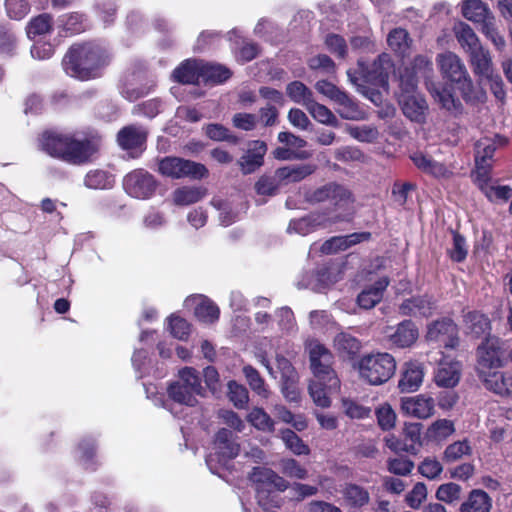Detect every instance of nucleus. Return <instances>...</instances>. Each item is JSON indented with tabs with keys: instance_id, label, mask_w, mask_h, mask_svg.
Instances as JSON below:
<instances>
[{
	"instance_id": "f257e3e1",
	"label": "nucleus",
	"mask_w": 512,
	"mask_h": 512,
	"mask_svg": "<svg viewBox=\"0 0 512 512\" xmlns=\"http://www.w3.org/2000/svg\"><path fill=\"white\" fill-rule=\"evenodd\" d=\"M432 62L423 55L416 56L413 61L400 73L401 95L399 103L406 117L415 122H422L425 117L427 104L424 98L415 95L420 79L425 80L427 89L432 97L446 107L448 101V90L446 83H435L431 80Z\"/></svg>"
},
{
	"instance_id": "f03ea898",
	"label": "nucleus",
	"mask_w": 512,
	"mask_h": 512,
	"mask_svg": "<svg viewBox=\"0 0 512 512\" xmlns=\"http://www.w3.org/2000/svg\"><path fill=\"white\" fill-rule=\"evenodd\" d=\"M110 61L105 47L97 43L73 45L63 58V67L67 75L79 80L95 78L99 70Z\"/></svg>"
},
{
	"instance_id": "7ed1b4c3",
	"label": "nucleus",
	"mask_w": 512,
	"mask_h": 512,
	"mask_svg": "<svg viewBox=\"0 0 512 512\" xmlns=\"http://www.w3.org/2000/svg\"><path fill=\"white\" fill-rule=\"evenodd\" d=\"M41 147L53 157L81 165L88 162L98 150V143L93 139H76L72 135L45 132L42 135Z\"/></svg>"
},
{
	"instance_id": "20e7f679",
	"label": "nucleus",
	"mask_w": 512,
	"mask_h": 512,
	"mask_svg": "<svg viewBox=\"0 0 512 512\" xmlns=\"http://www.w3.org/2000/svg\"><path fill=\"white\" fill-rule=\"evenodd\" d=\"M306 202L312 205L324 204L326 211L321 214L328 216H339L341 221L344 217L339 211L347 210L355 201L351 190L343 184L332 181L304 193Z\"/></svg>"
},
{
	"instance_id": "39448f33",
	"label": "nucleus",
	"mask_w": 512,
	"mask_h": 512,
	"mask_svg": "<svg viewBox=\"0 0 512 512\" xmlns=\"http://www.w3.org/2000/svg\"><path fill=\"white\" fill-rule=\"evenodd\" d=\"M392 61L388 54L383 53L370 65L359 60L360 76H355L352 70H347V76L352 85L360 93H367V85L375 87H386L388 85L389 73L392 69Z\"/></svg>"
},
{
	"instance_id": "423d86ee",
	"label": "nucleus",
	"mask_w": 512,
	"mask_h": 512,
	"mask_svg": "<svg viewBox=\"0 0 512 512\" xmlns=\"http://www.w3.org/2000/svg\"><path fill=\"white\" fill-rule=\"evenodd\" d=\"M168 396L174 402L193 407L198 403L197 397H203L205 389L196 369L184 367L179 371L178 381L168 387Z\"/></svg>"
},
{
	"instance_id": "0eeeda50",
	"label": "nucleus",
	"mask_w": 512,
	"mask_h": 512,
	"mask_svg": "<svg viewBox=\"0 0 512 512\" xmlns=\"http://www.w3.org/2000/svg\"><path fill=\"white\" fill-rule=\"evenodd\" d=\"M396 371V361L389 353L365 355L359 362V372L372 385L387 382Z\"/></svg>"
},
{
	"instance_id": "6e6552de",
	"label": "nucleus",
	"mask_w": 512,
	"mask_h": 512,
	"mask_svg": "<svg viewBox=\"0 0 512 512\" xmlns=\"http://www.w3.org/2000/svg\"><path fill=\"white\" fill-rule=\"evenodd\" d=\"M450 90L453 93L459 92L460 96L470 103L484 102L486 93L481 88H476L468 74V71L456 55L450 53Z\"/></svg>"
},
{
	"instance_id": "1a4fd4ad",
	"label": "nucleus",
	"mask_w": 512,
	"mask_h": 512,
	"mask_svg": "<svg viewBox=\"0 0 512 512\" xmlns=\"http://www.w3.org/2000/svg\"><path fill=\"white\" fill-rule=\"evenodd\" d=\"M214 452L206 457V464L212 473H218V467L225 466L227 462L240 452V445L236 441V437L232 431L222 428L214 439Z\"/></svg>"
},
{
	"instance_id": "9d476101",
	"label": "nucleus",
	"mask_w": 512,
	"mask_h": 512,
	"mask_svg": "<svg viewBox=\"0 0 512 512\" xmlns=\"http://www.w3.org/2000/svg\"><path fill=\"white\" fill-rule=\"evenodd\" d=\"M158 172L172 179H202L208 175V170L203 164L171 156L159 160Z\"/></svg>"
},
{
	"instance_id": "9b49d317",
	"label": "nucleus",
	"mask_w": 512,
	"mask_h": 512,
	"mask_svg": "<svg viewBox=\"0 0 512 512\" xmlns=\"http://www.w3.org/2000/svg\"><path fill=\"white\" fill-rule=\"evenodd\" d=\"M157 185L154 176L144 169H135L123 179L125 192L136 199H149L154 195Z\"/></svg>"
},
{
	"instance_id": "f8f14e48",
	"label": "nucleus",
	"mask_w": 512,
	"mask_h": 512,
	"mask_svg": "<svg viewBox=\"0 0 512 512\" xmlns=\"http://www.w3.org/2000/svg\"><path fill=\"white\" fill-rule=\"evenodd\" d=\"M251 479L256 484L258 503L270 511V507L264 502L265 491L271 492L272 489L285 491L289 483L273 470L266 467H255L251 473Z\"/></svg>"
},
{
	"instance_id": "ddd939ff",
	"label": "nucleus",
	"mask_w": 512,
	"mask_h": 512,
	"mask_svg": "<svg viewBox=\"0 0 512 512\" xmlns=\"http://www.w3.org/2000/svg\"><path fill=\"white\" fill-rule=\"evenodd\" d=\"M332 355L322 344L315 343L310 347V363L314 378H327L328 387L338 386V377L331 369Z\"/></svg>"
},
{
	"instance_id": "4468645a",
	"label": "nucleus",
	"mask_w": 512,
	"mask_h": 512,
	"mask_svg": "<svg viewBox=\"0 0 512 512\" xmlns=\"http://www.w3.org/2000/svg\"><path fill=\"white\" fill-rule=\"evenodd\" d=\"M339 221H341V218L337 215L330 217L320 212L311 213L302 218L291 220L287 232L306 236L320 228H325Z\"/></svg>"
},
{
	"instance_id": "2eb2a0df",
	"label": "nucleus",
	"mask_w": 512,
	"mask_h": 512,
	"mask_svg": "<svg viewBox=\"0 0 512 512\" xmlns=\"http://www.w3.org/2000/svg\"><path fill=\"white\" fill-rule=\"evenodd\" d=\"M478 370H490L501 366V343L499 338L489 336L477 348Z\"/></svg>"
},
{
	"instance_id": "dca6fc26",
	"label": "nucleus",
	"mask_w": 512,
	"mask_h": 512,
	"mask_svg": "<svg viewBox=\"0 0 512 512\" xmlns=\"http://www.w3.org/2000/svg\"><path fill=\"white\" fill-rule=\"evenodd\" d=\"M267 145L264 141L254 140L248 143V148L239 159L238 165L243 174L254 173L264 163Z\"/></svg>"
},
{
	"instance_id": "f3484780",
	"label": "nucleus",
	"mask_w": 512,
	"mask_h": 512,
	"mask_svg": "<svg viewBox=\"0 0 512 512\" xmlns=\"http://www.w3.org/2000/svg\"><path fill=\"white\" fill-rule=\"evenodd\" d=\"M337 281V276L331 268L322 266L313 272L303 274L301 280L298 281L299 288H308L316 292H322L330 285Z\"/></svg>"
},
{
	"instance_id": "a211bd4d",
	"label": "nucleus",
	"mask_w": 512,
	"mask_h": 512,
	"mask_svg": "<svg viewBox=\"0 0 512 512\" xmlns=\"http://www.w3.org/2000/svg\"><path fill=\"white\" fill-rule=\"evenodd\" d=\"M401 410L404 414L418 419H426L433 415L434 400L425 395L403 397L401 399Z\"/></svg>"
},
{
	"instance_id": "6ab92c4d",
	"label": "nucleus",
	"mask_w": 512,
	"mask_h": 512,
	"mask_svg": "<svg viewBox=\"0 0 512 512\" xmlns=\"http://www.w3.org/2000/svg\"><path fill=\"white\" fill-rule=\"evenodd\" d=\"M436 310L435 302L428 296H414L405 299L398 308L402 316L429 317Z\"/></svg>"
},
{
	"instance_id": "aec40b11",
	"label": "nucleus",
	"mask_w": 512,
	"mask_h": 512,
	"mask_svg": "<svg viewBox=\"0 0 512 512\" xmlns=\"http://www.w3.org/2000/svg\"><path fill=\"white\" fill-rule=\"evenodd\" d=\"M485 387L501 396L512 397V377L499 371H479Z\"/></svg>"
},
{
	"instance_id": "412c9836",
	"label": "nucleus",
	"mask_w": 512,
	"mask_h": 512,
	"mask_svg": "<svg viewBox=\"0 0 512 512\" xmlns=\"http://www.w3.org/2000/svg\"><path fill=\"white\" fill-rule=\"evenodd\" d=\"M148 132L141 125H128L117 134V142L122 149L142 148L147 140Z\"/></svg>"
},
{
	"instance_id": "4be33fe9",
	"label": "nucleus",
	"mask_w": 512,
	"mask_h": 512,
	"mask_svg": "<svg viewBox=\"0 0 512 512\" xmlns=\"http://www.w3.org/2000/svg\"><path fill=\"white\" fill-rule=\"evenodd\" d=\"M390 280L388 277H382L373 285L363 289L357 296V304L363 309H372L383 298L384 291L388 287Z\"/></svg>"
},
{
	"instance_id": "5701e85b",
	"label": "nucleus",
	"mask_w": 512,
	"mask_h": 512,
	"mask_svg": "<svg viewBox=\"0 0 512 512\" xmlns=\"http://www.w3.org/2000/svg\"><path fill=\"white\" fill-rule=\"evenodd\" d=\"M418 335V329L411 320L400 322L393 332L387 334L390 343L399 348L410 347L416 342Z\"/></svg>"
},
{
	"instance_id": "b1692460",
	"label": "nucleus",
	"mask_w": 512,
	"mask_h": 512,
	"mask_svg": "<svg viewBox=\"0 0 512 512\" xmlns=\"http://www.w3.org/2000/svg\"><path fill=\"white\" fill-rule=\"evenodd\" d=\"M423 367L418 362H408L404 366L398 387L401 392H414L419 389L423 382Z\"/></svg>"
},
{
	"instance_id": "393cba45",
	"label": "nucleus",
	"mask_w": 512,
	"mask_h": 512,
	"mask_svg": "<svg viewBox=\"0 0 512 512\" xmlns=\"http://www.w3.org/2000/svg\"><path fill=\"white\" fill-rule=\"evenodd\" d=\"M172 77L182 84L198 83L202 80V61L185 60L173 71Z\"/></svg>"
},
{
	"instance_id": "a878e982",
	"label": "nucleus",
	"mask_w": 512,
	"mask_h": 512,
	"mask_svg": "<svg viewBox=\"0 0 512 512\" xmlns=\"http://www.w3.org/2000/svg\"><path fill=\"white\" fill-rule=\"evenodd\" d=\"M469 61L473 72L480 78L491 77L493 63L490 52L483 45L468 53Z\"/></svg>"
},
{
	"instance_id": "bb28decb",
	"label": "nucleus",
	"mask_w": 512,
	"mask_h": 512,
	"mask_svg": "<svg viewBox=\"0 0 512 512\" xmlns=\"http://www.w3.org/2000/svg\"><path fill=\"white\" fill-rule=\"evenodd\" d=\"M340 389V380L335 388L328 387L327 378H314L309 385V394L317 406L327 408L331 405L330 395Z\"/></svg>"
},
{
	"instance_id": "cd10ccee",
	"label": "nucleus",
	"mask_w": 512,
	"mask_h": 512,
	"mask_svg": "<svg viewBox=\"0 0 512 512\" xmlns=\"http://www.w3.org/2000/svg\"><path fill=\"white\" fill-rule=\"evenodd\" d=\"M464 326L465 332L474 338L491 336L489 319L478 312H468L464 318Z\"/></svg>"
},
{
	"instance_id": "c85d7f7f",
	"label": "nucleus",
	"mask_w": 512,
	"mask_h": 512,
	"mask_svg": "<svg viewBox=\"0 0 512 512\" xmlns=\"http://www.w3.org/2000/svg\"><path fill=\"white\" fill-rule=\"evenodd\" d=\"M453 33L457 42L467 54L482 45L475 31L463 21L454 24Z\"/></svg>"
},
{
	"instance_id": "c756f323",
	"label": "nucleus",
	"mask_w": 512,
	"mask_h": 512,
	"mask_svg": "<svg viewBox=\"0 0 512 512\" xmlns=\"http://www.w3.org/2000/svg\"><path fill=\"white\" fill-rule=\"evenodd\" d=\"M317 169L315 164H300L278 168L276 178L279 181L299 182L313 174Z\"/></svg>"
},
{
	"instance_id": "7c9ffc66",
	"label": "nucleus",
	"mask_w": 512,
	"mask_h": 512,
	"mask_svg": "<svg viewBox=\"0 0 512 512\" xmlns=\"http://www.w3.org/2000/svg\"><path fill=\"white\" fill-rule=\"evenodd\" d=\"M491 497L483 490H473L460 506V512H490Z\"/></svg>"
},
{
	"instance_id": "2f4dec72",
	"label": "nucleus",
	"mask_w": 512,
	"mask_h": 512,
	"mask_svg": "<svg viewBox=\"0 0 512 512\" xmlns=\"http://www.w3.org/2000/svg\"><path fill=\"white\" fill-rule=\"evenodd\" d=\"M411 159L415 166L425 173L431 174L436 178H444L446 176V166L435 158L423 153H414Z\"/></svg>"
},
{
	"instance_id": "473e14b6",
	"label": "nucleus",
	"mask_w": 512,
	"mask_h": 512,
	"mask_svg": "<svg viewBox=\"0 0 512 512\" xmlns=\"http://www.w3.org/2000/svg\"><path fill=\"white\" fill-rule=\"evenodd\" d=\"M462 15L471 22L482 24L493 14L481 0H463Z\"/></svg>"
},
{
	"instance_id": "72a5a7b5",
	"label": "nucleus",
	"mask_w": 512,
	"mask_h": 512,
	"mask_svg": "<svg viewBox=\"0 0 512 512\" xmlns=\"http://www.w3.org/2000/svg\"><path fill=\"white\" fill-rule=\"evenodd\" d=\"M207 194V190L202 187L183 186L174 190L172 194L173 202L177 206H188L202 200Z\"/></svg>"
},
{
	"instance_id": "f704fd0d",
	"label": "nucleus",
	"mask_w": 512,
	"mask_h": 512,
	"mask_svg": "<svg viewBox=\"0 0 512 512\" xmlns=\"http://www.w3.org/2000/svg\"><path fill=\"white\" fill-rule=\"evenodd\" d=\"M335 103L338 106L336 111L343 119L361 120L364 118L365 113L346 92L343 91Z\"/></svg>"
},
{
	"instance_id": "c9c22d12",
	"label": "nucleus",
	"mask_w": 512,
	"mask_h": 512,
	"mask_svg": "<svg viewBox=\"0 0 512 512\" xmlns=\"http://www.w3.org/2000/svg\"><path fill=\"white\" fill-rule=\"evenodd\" d=\"M344 501L354 508H361L369 503V492L357 484H346L342 490Z\"/></svg>"
},
{
	"instance_id": "e433bc0d",
	"label": "nucleus",
	"mask_w": 512,
	"mask_h": 512,
	"mask_svg": "<svg viewBox=\"0 0 512 512\" xmlns=\"http://www.w3.org/2000/svg\"><path fill=\"white\" fill-rule=\"evenodd\" d=\"M114 183V176L101 169L90 170L84 178V185L89 189H110Z\"/></svg>"
},
{
	"instance_id": "4c0bfd02",
	"label": "nucleus",
	"mask_w": 512,
	"mask_h": 512,
	"mask_svg": "<svg viewBox=\"0 0 512 512\" xmlns=\"http://www.w3.org/2000/svg\"><path fill=\"white\" fill-rule=\"evenodd\" d=\"M231 71L220 64L202 62V81L220 84L231 77Z\"/></svg>"
},
{
	"instance_id": "58836bf2",
	"label": "nucleus",
	"mask_w": 512,
	"mask_h": 512,
	"mask_svg": "<svg viewBox=\"0 0 512 512\" xmlns=\"http://www.w3.org/2000/svg\"><path fill=\"white\" fill-rule=\"evenodd\" d=\"M305 108L317 122L333 127L339 126V121L332 111L314 99L308 102Z\"/></svg>"
},
{
	"instance_id": "ea45409f",
	"label": "nucleus",
	"mask_w": 512,
	"mask_h": 512,
	"mask_svg": "<svg viewBox=\"0 0 512 512\" xmlns=\"http://www.w3.org/2000/svg\"><path fill=\"white\" fill-rule=\"evenodd\" d=\"M195 307V316L204 323H214L219 318V308L211 300L205 297H199Z\"/></svg>"
},
{
	"instance_id": "a19ab883",
	"label": "nucleus",
	"mask_w": 512,
	"mask_h": 512,
	"mask_svg": "<svg viewBox=\"0 0 512 512\" xmlns=\"http://www.w3.org/2000/svg\"><path fill=\"white\" fill-rule=\"evenodd\" d=\"M286 93L293 102L301 104L304 107L308 105V102L313 100L312 91L300 81L289 83L286 87Z\"/></svg>"
},
{
	"instance_id": "79ce46f5",
	"label": "nucleus",
	"mask_w": 512,
	"mask_h": 512,
	"mask_svg": "<svg viewBox=\"0 0 512 512\" xmlns=\"http://www.w3.org/2000/svg\"><path fill=\"white\" fill-rule=\"evenodd\" d=\"M480 25L482 34L492 42L496 49L503 50L505 48L506 41L504 36L498 30L495 17L493 15L488 17V19Z\"/></svg>"
},
{
	"instance_id": "37998d69",
	"label": "nucleus",
	"mask_w": 512,
	"mask_h": 512,
	"mask_svg": "<svg viewBox=\"0 0 512 512\" xmlns=\"http://www.w3.org/2000/svg\"><path fill=\"white\" fill-rule=\"evenodd\" d=\"M426 338L429 342L443 343L448 346V321L446 318L436 320L428 325Z\"/></svg>"
},
{
	"instance_id": "c03bdc74",
	"label": "nucleus",
	"mask_w": 512,
	"mask_h": 512,
	"mask_svg": "<svg viewBox=\"0 0 512 512\" xmlns=\"http://www.w3.org/2000/svg\"><path fill=\"white\" fill-rule=\"evenodd\" d=\"M58 25L70 34L80 33L86 28L84 16L77 12L60 16Z\"/></svg>"
},
{
	"instance_id": "a18cd8bd",
	"label": "nucleus",
	"mask_w": 512,
	"mask_h": 512,
	"mask_svg": "<svg viewBox=\"0 0 512 512\" xmlns=\"http://www.w3.org/2000/svg\"><path fill=\"white\" fill-rule=\"evenodd\" d=\"M281 439L283 440L287 449L295 455H308L310 449L303 440L292 430L285 429L281 431Z\"/></svg>"
},
{
	"instance_id": "49530a36",
	"label": "nucleus",
	"mask_w": 512,
	"mask_h": 512,
	"mask_svg": "<svg viewBox=\"0 0 512 512\" xmlns=\"http://www.w3.org/2000/svg\"><path fill=\"white\" fill-rule=\"evenodd\" d=\"M408 32L402 28L393 29L387 38L389 47L399 55H405L409 48Z\"/></svg>"
},
{
	"instance_id": "de8ad7c7",
	"label": "nucleus",
	"mask_w": 512,
	"mask_h": 512,
	"mask_svg": "<svg viewBox=\"0 0 512 512\" xmlns=\"http://www.w3.org/2000/svg\"><path fill=\"white\" fill-rule=\"evenodd\" d=\"M242 371L250 388L258 395L267 397L269 391L266 388L265 381L259 372L251 365H245Z\"/></svg>"
},
{
	"instance_id": "09e8293b",
	"label": "nucleus",
	"mask_w": 512,
	"mask_h": 512,
	"mask_svg": "<svg viewBox=\"0 0 512 512\" xmlns=\"http://www.w3.org/2000/svg\"><path fill=\"white\" fill-rule=\"evenodd\" d=\"M52 17L49 14H41L30 20L26 27L27 36L32 39L51 30Z\"/></svg>"
},
{
	"instance_id": "8fccbe9b",
	"label": "nucleus",
	"mask_w": 512,
	"mask_h": 512,
	"mask_svg": "<svg viewBox=\"0 0 512 512\" xmlns=\"http://www.w3.org/2000/svg\"><path fill=\"white\" fill-rule=\"evenodd\" d=\"M279 468L289 478L304 480L308 476L307 469L293 458L282 459L279 462Z\"/></svg>"
},
{
	"instance_id": "3c124183",
	"label": "nucleus",
	"mask_w": 512,
	"mask_h": 512,
	"mask_svg": "<svg viewBox=\"0 0 512 512\" xmlns=\"http://www.w3.org/2000/svg\"><path fill=\"white\" fill-rule=\"evenodd\" d=\"M228 390L229 399L236 408L243 409L247 406L249 395L245 386L240 385L235 381H230L228 383Z\"/></svg>"
},
{
	"instance_id": "603ef678",
	"label": "nucleus",
	"mask_w": 512,
	"mask_h": 512,
	"mask_svg": "<svg viewBox=\"0 0 512 512\" xmlns=\"http://www.w3.org/2000/svg\"><path fill=\"white\" fill-rule=\"evenodd\" d=\"M206 135L214 141H227L231 144H237L239 142V137L221 124L207 125Z\"/></svg>"
},
{
	"instance_id": "864d4df0",
	"label": "nucleus",
	"mask_w": 512,
	"mask_h": 512,
	"mask_svg": "<svg viewBox=\"0 0 512 512\" xmlns=\"http://www.w3.org/2000/svg\"><path fill=\"white\" fill-rule=\"evenodd\" d=\"M336 348L349 355L356 354L360 349V342L349 333L341 332L334 339Z\"/></svg>"
},
{
	"instance_id": "5fc2aeb1",
	"label": "nucleus",
	"mask_w": 512,
	"mask_h": 512,
	"mask_svg": "<svg viewBox=\"0 0 512 512\" xmlns=\"http://www.w3.org/2000/svg\"><path fill=\"white\" fill-rule=\"evenodd\" d=\"M248 421L258 430L273 431L274 429V421L261 408H254L248 414Z\"/></svg>"
},
{
	"instance_id": "6e6d98bb",
	"label": "nucleus",
	"mask_w": 512,
	"mask_h": 512,
	"mask_svg": "<svg viewBox=\"0 0 512 512\" xmlns=\"http://www.w3.org/2000/svg\"><path fill=\"white\" fill-rule=\"evenodd\" d=\"M347 131L349 135L354 139L366 143L374 142L379 135L378 130L375 127L369 125L349 126Z\"/></svg>"
},
{
	"instance_id": "4d7b16f0",
	"label": "nucleus",
	"mask_w": 512,
	"mask_h": 512,
	"mask_svg": "<svg viewBox=\"0 0 512 512\" xmlns=\"http://www.w3.org/2000/svg\"><path fill=\"white\" fill-rule=\"evenodd\" d=\"M275 413L280 420L291 424L298 431H302L307 428L306 419L302 415H294L284 406H276Z\"/></svg>"
},
{
	"instance_id": "13d9d810",
	"label": "nucleus",
	"mask_w": 512,
	"mask_h": 512,
	"mask_svg": "<svg viewBox=\"0 0 512 512\" xmlns=\"http://www.w3.org/2000/svg\"><path fill=\"white\" fill-rule=\"evenodd\" d=\"M414 468V463L407 457H395L390 458L387 461V469L390 473L399 475V476H406L411 473V471Z\"/></svg>"
},
{
	"instance_id": "bf43d9fd",
	"label": "nucleus",
	"mask_w": 512,
	"mask_h": 512,
	"mask_svg": "<svg viewBox=\"0 0 512 512\" xmlns=\"http://www.w3.org/2000/svg\"><path fill=\"white\" fill-rule=\"evenodd\" d=\"M5 8L9 18L21 20L29 13L30 4L27 0H6Z\"/></svg>"
},
{
	"instance_id": "052dcab7",
	"label": "nucleus",
	"mask_w": 512,
	"mask_h": 512,
	"mask_svg": "<svg viewBox=\"0 0 512 512\" xmlns=\"http://www.w3.org/2000/svg\"><path fill=\"white\" fill-rule=\"evenodd\" d=\"M213 207H215L219 213V220L221 225L229 226L236 220V214L233 212L229 202L219 198H214L211 201Z\"/></svg>"
},
{
	"instance_id": "680f3d73",
	"label": "nucleus",
	"mask_w": 512,
	"mask_h": 512,
	"mask_svg": "<svg viewBox=\"0 0 512 512\" xmlns=\"http://www.w3.org/2000/svg\"><path fill=\"white\" fill-rule=\"evenodd\" d=\"M161 106L162 103L159 99H150L134 106L132 109V114L154 118L162 111Z\"/></svg>"
},
{
	"instance_id": "e2e57ef3",
	"label": "nucleus",
	"mask_w": 512,
	"mask_h": 512,
	"mask_svg": "<svg viewBox=\"0 0 512 512\" xmlns=\"http://www.w3.org/2000/svg\"><path fill=\"white\" fill-rule=\"evenodd\" d=\"M258 117L255 114L239 112L233 115L232 124L243 131H252L256 128Z\"/></svg>"
},
{
	"instance_id": "0e129e2a",
	"label": "nucleus",
	"mask_w": 512,
	"mask_h": 512,
	"mask_svg": "<svg viewBox=\"0 0 512 512\" xmlns=\"http://www.w3.org/2000/svg\"><path fill=\"white\" fill-rule=\"evenodd\" d=\"M308 66L312 70H320L326 74H333L336 68L334 61L325 54H319L311 57L308 61Z\"/></svg>"
},
{
	"instance_id": "69168bd1",
	"label": "nucleus",
	"mask_w": 512,
	"mask_h": 512,
	"mask_svg": "<svg viewBox=\"0 0 512 512\" xmlns=\"http://www.w3.org/2000/svg\"><path fill=\"white\" fill-rule=\"evenodd\" d=\"M327 49L336 54L340 58H345L347 55V44L345 39L337 34H328L325 38Z\"/></svg>"
},
{
	"instance_id": "338daca9",
	"label": "nucleus",
	"mask_w": 512,
	"mask_h": 512,
	"mask_svg": "<svg viewBox=\"0 0 512 512\" xmlns=\"http://www.w3.org/2000/svg\"><path fill=\"white\" fill-rule=\"evenodd\" d=\"M280 182L281 181L276 178V175L274 177L262 176L255 184L256 192L260 195H275Z\"/></svg>"
},
{
	"instance_id": "774afa93",
	"label": "nucleus",
	"mask_w": 512,
	"mask_h": 512,
	"mask_svg": "<svg viewBox=\"0 0 512 512\" xmlns=\"http://www.w3.org/2000/svg\"><path fill=\"white\" fill-rule=\"evenodd\" d=\"M418 470L422 476L428 479H435L441 474L443 467L435 458L427 457L421 462Z\"/></svg>"
}]
</instances>
